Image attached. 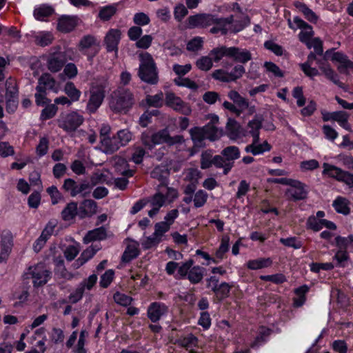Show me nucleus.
Masks as SVG:
<instances>
[{
  "label": "nucleus",
  "mask_w": 353,
  "mask_h": 353,
  "mask_svg": "<svg viewBox=\"0 0 353 353\" xmlns=\"http://www.w3.org/2000/svg\"><path fill=\"white\" fill-rule=\"evenodd\" d=\"M108 107L116 114H126L133 106L134 98L127 88L119 87L112 91L108 98Z\"/></svg>",
  "instance_id": "f257e3e1"
},
{
  "label": "nucleus",
  "mask_w": 353,
  "mask_h": 353,
  "mask_svg": "<svg viewBox=\"0 0 353 353\" xmlns=\"http://www.w3.org/2000/svg\"><path fill=\"white\" fill-rule=\"evenodd\" d=\"M138 76L141 81L149 84H157L159 81L158 70L154 59L148 52L139 54Z\"/></svg>",
  "instance_id": "f03ea898"
},
{
  "label": "nucleus",
  "mask_w": 353,
  "mask_h": 353,
  "mask_svg": "<svg viewBox=\"0 0 353 353\" xmlns=\"http://www.w3.org/2000/svg\"><path fill=\"white\" fill-rule=\"evenodd\" d=\"M84 121V117L77 111H72L60 114L57 119L58 126L67 133H72L80 127Z\"/></svg>",
  "instance_id": "7ed1b4c3"
},
{
  "label": "nucleus",
  "mask_w": 353,
  "mask_h": 353,
  "mask_svg": "<svg viewBox=\"0 0 353 353\" xmlns=\"http://www.w3.org/2000/svg\"><path fill=\"white\" fill-rule=\"evenodd\" d=\"M26 274L30 276L35 287L44 285L48 282L52 276L51 271L43 263L29 267Z\"/></svg>",
  "instance_id": "20e7f679"
},
{
  "label": "nucleus",
  "mask_w": 353,
  "mask_h": 353,
  "mask_svg": "<svg viewBox=\"0 0 353 353\" xmlns=\"http://www.w3.org/2000/svg\"><path fill=\"white\" fill-rule=\"evenodd\" d=\"M105 86L93 85L90 90V97L86 105V112L89 114L95 113L101 105L105 98Z\"/></svg>",
  "instance_id": "39448f33"
},
{
  "label": "nucleus",
  "mask_w": 353,
  "mask_h": 353,
  "mask_svg": "<svg viewBox=\"0 0 353 353\" xmlns=\"http://www.w3.org/2000/svg\"><path fill=\"white\" fill-rule=\"evenodd\" d=\"M323 174L343 182L350 188L353 187V174L344 171L341 168L327 163L323 164Z\"/></svg>",
  "instance_id": "423d86ee"
},
{
  "label": "nucleus",
  "mask_w": 353,
  "mask_h": 353,
  "mask_svg": "<svg viewBox=\"0 0 353 353\" xmlns=\"http://www.w3.org/2000/svg\"><path fill=\"white\" fill-rule=\"evenodd\" d=\"M223 19L227 27L228 33H237L250 24L249 17L241 12Z\"/></svg>",
  "instance_id": "0eeeda50"
},
{
  "label": "nucleus",
  "mask_w": 353,
  "mask_h": 353,
  "mask_svg": "<svg viewBox=\"0 0 353 353\" xmlns=\"http://www.w3.org/2000/svg\"><path fill=\"white\" fill-rule=\"evenodd\" d=\"M77 48L81 53L88 55V59H91L98 52L99 42L94 36L87 34L80 39Z\"/></svg>",
  "instance_id": "6e6552de"
},
{
  "label": "nucleus",
  "mask_w": 353,
  "mask_h": 353,
  "mask_svg": "<svg viewBox=\"0 0 353 353\" xmlns=\"http://www.w3.org/2000/svg\"><path fill=\"white\" fill-rule=\"evenodd\" d=\"M165 103L168 106L181 114L189 115L192 112L190 105L172 92L165 93Z\"/></svg>",
  "instance_id": "1a4fd4ad"
},
{
  "label": "nucleus",
  "mask_w": 353,
  "mask_h": 353,
  "mask_svg": "<svg viewBox=\"0 0 353 353\" xmlns=\"http://www.w3.org/2000/svg\"><path fill=\"white\" fill-rule=\"evenodd\" d=\"M331 60L338 63L337 70L341 74L350 75L353 73V62L345 54L340 52H333Z\"/></svg>",
  "instance_id": "9d476101"
},
{
  "label": "nucleus",
  "mask_w": 353,
  "mask_h": 353,
  "mask_svg": "<svg viewBox=\"0 0 353 353\" xmlns=\"http://www.w3.org/2000/svg\"><path fill=\"white\" fill-rule=\"evenodd\" d=\"M46 66L51 72H59L64 66L66 59L65 54L61 52H54L46 56Z\"/></svg>",
  "instance_id": "9b49d317"
},
{
  "label": "nucleus",
  "mask_w": 353,
  "mask_h": 353,
  "mask_svg": "<svg viewBox=\"0 0 353 353\" xmlns=\"http://www.w3.org/2000/svg\"><path fill=\"white\" fill-rule=\"evenodd\" d=\"M152 141L154 145L164 143L173 145L181 143L183 141V137L180 135L170 137L168 129L165 128L152 134Z\"/></svg>",
  "instance_id": "f8f14e48"
},
{
  "label": "nucleus",
  "mask_w": 353,
  "mask_h": 353,
  "mask_svg": "<svg viewBox=\"0 0 353 353\" xmlns=\"http://www.w3.org/2000/svg\"><path fill=\"white\" fill-rule=\"evenodd\" d=\"M316 63L321 73L327 79L332 81L334 84L336 85L341 88H345V84L340 81L339 75L332 69L329 63L323 60H318Z\"/></svg>",
  "instance_id": "ddd939ff"
},
{
  "label": "nucleus",
  "mask_w": 353,
  "mask_h": 353,
  "mask_svg": "<svg viewBox=\"0 0 353 353\" xmlns=\"http://www.w3.org/2000/svg\"><path fill=\"white\" fill-rule=\"evenodd\" d=\"M289 186L290 188L286 191V194L288 197L294 201L302 200L306 198L307 191L303 183L293 179Z\"/></svg>",
  "instance_id": "4468645a"
},
{
  "label": "nucleus",
  "mask_w": 353,
  "mask_h": 353,
  "mask_svg": "<svg viewBox=\"0 0 353 353\" xmlns=\"http://www.w3.org/2000/svg\"><path fill=\"white\" fill-rule=\"evenodd\" d=\"M293 21L301 30L299 34V40L305 45H309L314 35L312 26L298 17H294Z\"/></svg>",
  "instance_id": "2eb2a0df"
},
{
  "label": "nucleus",
  "mask_w": 353,
  "mask_h": 353,
  "mask_svg": "<svg viewBox=\"0 0 353 353\" xmlns=\"http://www.w3.org/2000/svg\"><path fill=\"white\" fill-rule=\"evenodd\" d=\"M36 90L41 92L48 90L57 94L59 91V85L50 74L44 73L39 77Z\"/></svg>",
  "instance_id": "dca6fc26"
},
{
  "label": "nucleus",
  "mask_w": 353,
  "mask_h": 353,
  "mask_svg": "<svg viewBox=\"0 0 353 353\" xmlns=\"http://www.w3.org/2000/svg\"><path fill=\"white\" fill-rule=\"evenodd\" d=\"M219 118L217 115L210 116V121L203 128L206 139L210 141L218 139L222 135V130L217 127Z\"/></svg>",
  "instance_id": "f3484780"
},
{
  "label": "nucleus",
  "mask_w": 353,
  "mask_h": 353,
  "mask_svg": "<svg viewBox=\"0 0 353 353\" xmlns=\"http://www.w3.org/2000/svg\"><path fill=\"white\" fill-rule=\"evenodd\" d=\"M13 246V237L10 232L4 231L1 234L0 263L8 259Z\"/></svg>",
  "instance_id": "a211bd4d"
},
{
  "label": "nucleus",
  "mask_w": 353,
  "mask_h": 353,
  "mask_svg": "<svg viewBox=\"0 0 353 353\" xmlns=\"http://www.w3.org/2000/svg\"><path fill=\"white\" fill-rule=\"evenodd\" d=\"M79 18L74 15H62L58 19L57 29L64 33L72 31L78 25Z\"/></svg>",
  "instance_id": "6ab92c4d"
},
{
  "label": "nucleus",
  "mask_w": 353,
  "mask_h": 353,
  "mask_svg": "<svg viewBox=\"0 0 353 353\" xmlns=\"http://www.w3.org/2000/svg\"><path fill=\"white\" fill-rule=\"evenodd\" d=\"M168 307L163 303L154 302L148 308V317L152 321L157 322L166 315Z\"/></svg>",
  "instance_id": "aec40b11"
},
{
  "label": "nucleus",
  "mask_w": 353,
  "mask_h": 353,
  "mask_svg": "<svg viewBox=\"0 0 353 353\" xmlns=\"http://www.w3.org/2000/svg\"><path fill=\"white\" fill-rule=\"evenodd\" d=\"M121 31L119 29H110L106 34L104 43L108 52L118 51V44L121 39Z\"/></svg>",
  "instance_id": "412c9836"
},
{
  "label": "nucleus",
  "mask_w": 353,
  "mask_h": 353,
  "mask_svg": "<svg viewBox=\"0 0 353 353\" xmlns=\"http://www.w3.org/2000/svg\"><path fill=\"white\" fill-rule=\"evenodd\" d=\"M259 140V137L255 136V138L252 139V143L248 145L245 147V151L256 156L261 154L265 152H268L271 150V146L267 141H264L263 143H260Z\"/></svg>",
  "instance_id": "4be33fe9"
},
{
  "label": "nucleus",
  "mask_w": 353,
  "mask_h": 353,
  "mask_svg": "<svg viewBox=\"0 0 353 353\" xmlns=\"http://www.w3.org/2000/svg\"><path fill=\"white\" fill-rule=\"evenodd\" d=\"M229 58L234 61L245 63L252 59L251 52L245 49L238 47H229Z\"/></svg>",
  "instance_id": "5701e85b"
},
{
  "label": "nucleus",
  "mask_w": 353,
  "mask_h": 353,
  "mask_svg": "<svg viewBox=\"0 0 353 353\" xmlns=\"http://www.w3.org/2000/svg\"><path fill=\"white\" fill-rule=\"evenodd\" d=\"M100 142L102 150L106 154H112L121 148L115 135L112 137H104Z\"/></svg>",
  "instance_id": "b1692460"
},
{
  "label": "nucleus",
  "mask_w": 353,
  "mask_h": 353,
  "mask_svg": "<svg viewBox=\"0 0 353 353\" xmlns=\"http://www.w3.org/2000/svg\"><path fill=\"white\" fill-rule=\"evenodd\" d=\"M150 204L152 208L148 212V215L150 217L155 216L159 211V209L167 204L165 201V196L163 192L157 190V193L151 198Z\"/></svg>",
  "instance_id": "393cba45"
},
{
  "label": "nucleus",
  "mask_w": 353,
  "mask_h": 353,
  "mask_svg": "<svg viewBox=\"0 0 353 353\" xmlns=\"http://www.w3.org/2000/svg\"><path fill=\"white\" fill-rule=\"evenodd\" d=\"M54 13V9L50 5L41 4L34 10V17L37 20L47 21Z\"/></svg>",
  "instance_id": "a878e982"
},
{
  "label": "nucleus",
  "mask_w": 353,
  "mask_h": 353,
  "mask_svg": "<svg viewBox=\"0 0 353 353\" xmlns=\"http://www.w3.org/2000/svg\"><path fill=\"white\" fill-rule=\"evenodd\" d=\"M100 250V248L97 245H92L85 249L81 254L79 258L74 263L73 266L77 269L85 263L89 259L96 254V252Z\"/></svg>",
  "instance_id": "bb28decb"
},
{
  "label": "nucleus",
  "mask_w": 353,
  "mask_h": 353,
  "mask_svg": "<svg viewBox=\"0 0 353 353\" xmlns=\"http://www.w3.org/2000/svg\"><path fill=\"white\" fill-rule=\"evenodd\" d=\"M112 162L118 174L128 176H132L133 171L128 169V162L123 158L115 157L112 159Z\"/></svg>",
  "instance_id": "cd10ccee"
},
{
  "label": "nucleus",
  "mask_w": 353,
  "mask_h": 353,
  "mask_svg": "<svg viewBox=\"0 0 353 353\" xmlns=\"http://www.w3.org/2000/svg\"><path fill=\"white\" fill-rule=\"evenodd\" d=\"M226 130L230 139L236 140L242 135V130L239 123L232 119H229L226 125Z\"/></svg>",
  "instance_id": "c85d7f7f"
},
{
  "label": "nucleus",
  "mask_w": 353,
  "mask_h": 353,
  "mask_svg": "<svg viewBox=\"0 0 353 353\" xmlns=\"http://www.w3.org/2000/svg\"><path fill=\"white\" fill-rule=\"evenodd\" d=\"M106 230L103 227L97 228L89 231L83 237L84 243H89L94 241H101L106 238Z\"/></svg>",
  "instance_id": "c756f323"
},
{
  "label": "nucleus",
  "mask_w": 353,
  "mask_h": 353,
  "mask_svg": "<svg viewBox=\"0 0 353 353\" xmlns=\"http://www.w3.org/2000/svg\"><path fill=\"white\" fill-rule=\"evenodd\" d=\"M350 201L343 196H337L332 203L334 210L340 214L347 215L350 212Z\"/></svg>",
  "instance_id": "7c9ffc66"
},
{
  "label": "nucleus",
  "mask_w": 353,
  "mask_h": 353,
  "mask_svg": "<svg viewBox=\"0 0 353 353\" xmlns=\"http://www.w3.org/2000/svg\"><path fill=\"white\" fill-rule=\"evenodd\" d=\"M272 264V261L270 258H258L256 259L249 260L246 263V266L248 269L252 270H257L263 268H266Z\"/></svg>",
  "instance_id": "2f4dec72"
},
{
  "label": "nucleus",
  "mask_w": 353,
  "mask_h": 353,
  "mask_svg": "<svg viewBox=\"0 0 353 353\" xmlns=\"http://www.w3.org/2000/svg\"><path fill=\"white\" fill-rule=\"evenodd\" d=\"M54 39L52 33L48 31L39 32L34 35L35 43L43 47L51 44Z\"/></svg>",
  "instance_id": "473e14b6"
},
{
  "label": "nucleus",
  "mask_w": 353,
  "mask_h": 353,
  "mask_svg": "<svg viewBox=\"0 0 353 353\" xmlns=\"http://www.w3.org/2000/svg\"><path fill=\"white\" fill-rule=\"evenodd\" d=\"M151 176L159 181V185H168L169 171L165 167L157 166L152 171Z\"/></svg>",
  "instance_id": "72a5a7b5"
},
{
  "label": "nucleus",
  "mask_w": 353,
  "mask_h": 353,
  "mask_svg": "<svg viewBox=\"0 0 353 353\" xmlns=\"http://www.w3.org/2000/svg\"><path fill=\"white\" fill-rule=\"evenodd\" d=\"M158 191L163 192L167 204L172 203L179 196L177 190L168 187V185H159Z\"/></svg>",
  "instance_id": "f704fd0d"
},
{
  "label": "nucleus",
  "mask_w": 353,
  "mask_h": 353,
  "mask_svg": "<svg viewBox=\"0 0 353 353\" xmlns=\"http://www.w3.org/2000/svg\"><path fill=\"white\" fill-rule=\"evenodd\" d=\"M191 139L196 146H203V142L206 139L203 128L194 127L190 129Z\"/></svg>",
  "instance_id": "c9c22d12"
},
{
  "label": "nucleus",
  "mask_w": 353,
  "mask_h": 353,
  "mask_svg": "<svg viewBox=\"0 0 353 353\" xmlns=\"http://www.w3.org/2000/svg\"><path fill=\"white\" fill-rule=\"evenodd\" d=\"M309 288L307 285H302L294 290L296 296L293 299V305L296 307L302 306L305 301V294L308 292Z\"/></svg>",
  "instance_id": "e433bc0d"
},
{
  "label": "nucleus",
  "mask_w": 353,
  "mask_h": 353,
  "mask_svg": "<svg viewBox=\"0 0 353 353\" xmlns=\"http://www.w3.org/2000/svg\"><path fill=\"white\" fill-rule=\"evenodd\" d=\"M262 121L263 119L261 117L256 116L252 120L248 122V130L249 134L252 137V139H254L255 136L259 137Z\"/></svg>",
  "instance_id": "4c0bfd02"
},
{
  "label": "nucleus",
  "mask_w": 353,
  "mask_h": 353,
  "mask_svg": "<svg viewBox=\"0 0 353 353\" xmlns=\"http://www.w3.org/2000/svg\"><path fill=\"white\" fill-rule=\"evenodd\" d=\"M138 244L136 242H132L128 245L123 255L122 261L128 263L136 258L139 255Z\"/></svg>",
  "instance_id": "58836bf2"
},
{
  "label": "nucleus",
  "mask_w": 353,
  "mask_h": 353,
  "mask_svg": "<svg viewBox=\"0 0 353 353\" xmlns=\"http://www.w3.org/2000/svg\"><path fill=\"white\" fill-rule=\"evenodd\" d=\"M204 269L199 265L192 266L188 275V279L191 283H199L203 277Z\"/></svg>",
  "instance_id": "ea45409f"
},
{
  "label": "nucleus",
  "mask_w": 353,
  "mask_h": 353,
  "mask_svg": "<svg viewBox=\"0 0 353 353\" xmlns=\"http://www.w3.org/2000/svg\"><path fill=\"white\" fill-rule=\"evenodd\" d=\"M209 55L214 62H219L223 57L229 58V47L221 46L215 48L210 52Z\"/></svg>",
  "instance_id": "a19ab883"
},
{
  "label": "nucleus",
  "mask_w": 353,
  "mask_h": 353,
  "mask_svg": "<svg viewBox=\"0 0 353 353\" xmlns=\"http://www.w3.org/2000/svg\"><path fill=\"white\" fill-rule=\"evenodd\" d=\"M63 91L74 102L79 101L81 94V91L78 90L71 81H68L65 83Z\"/></svg>",
  "instance_id": "79ce46f5"
},
{
  "label": "nucleus",
  "mask_w": 353,
  "mask_h": 353,
  "mask_svg": "<svg viewBox=\"0 0 353 353\" xmlns=\"http://www.w3.org/2000/svg\"><path fill=\"white\" fill-rule=\"evenodd\" d=\"M221 154L227 161L231 162L240 157V151L236 146H228L222 150Z\"/></svg>",
  "instance_id": "37998d69"
},
{
  "label": "nucleus",
  "mask_w": 353,
  "mask_h": 353,
  "mask_svg": "<svg viewBox=\"0 0 353 353\" xmlns=\"http://www.w3.org/2000/svg\"><path fill=\"white\" fill-rule=\"evenodd\" d=\"M77 214V203L71 202L62 210L61 216L63 220L70 221Z\"/></svg>",
  "instance_id": "c03bdc74"
},
{
  "label": "nucleus",
  "mask_w": 353,
  "mask_h": 353,
  "mask_svg": "<svg viewBox=\"0 0 353 353\" xmlns=\"http://www.w3.org/2000/svg\"><path fill=\"white\" fill-rule=\"evenodd\" d=\"M183 175L184 180L191 183H197L199 179L201 177V172L198 169L193 168L184 170Z\"/></svg>",
  "instance_id": "a18cd8bd"
},
{
  "label": "nucleus",
  "mask_w": 353,
  "mask_h": 353,
  "mask_svg": "<svg viewBox=\"0 0 353 353\" xmlns=\"http://www.w3.org/2000/svg\"><path fill=\"white\" fill-rule=\"evenodd\" d=\"M198 339L193 334H188L186 336L181 337L177 340V343L187 350L192 349L196 346Z\"/></svg>",
  "instance_id": "49530a36"
},
{
  "label": "nucleus",
  "mask_w": 353,
  "mask_h": 353,
  "mask_svg": "<svg viewBox=\"0 0 353 353\" xmlns=\"http://www.w3.org/2000/svg\"><path fill=\"white\" fill-rule=\"evenodd\" d=\"M296 8L305 16V19L312 23H316L318 21L317 15L310 9L305 4L299 3L296 4Z\"/></svg>",
  "instance_id": "de8ad7c7"
},
{
  "label": "nucleus",
  "mask_w": 353,
  "mask_h": 353,
  "mask_svg": "<svg viewBox=\"0 0 353 353\" xmlns=\"http://www.w3.org/2000/svg\"><path fill=\"white\" fill-rule=\"evenodd\" d=\"M348 114L343 111L334 112V121L339 123V124L347 130H350V125L347 122Z\"/></svg>",
  "instance_id": "09e8293b"
},
{
  "label": "nucleus",
  "mask_w": 353,
  "mask_h": 353,
  "mask_svg": "<svg viewBox=\"0 0 353 353\" xmlns=\"http://www.w3.org/2000/svg\"><path fill=\"white\" fill-rule=\"evenodd\" d=\"M115 137L121 147L125 146L132 139V133L127 129L119 130Z\"/></svg>",
  "instance_id": "8fccbe9b"
},
{
  "label": "nucleus",
  "mask_w": 353,
  "mask_h": 353,
  "mask_svg": "<svg viewBox=\"0 0 353 353\" xmlns=\"http://www.w3.org/2000/svg\"><path fill=\"white\" fill-rule=\"evenodd\" d=\"M336 244L339 249L353 250V235H350L347 237L337 236Z\"/></svg>",
  "instance_id": "3c124183"
},
{
  "label": "nucleus",
  "mask_w": 353,
  "mask_h": 353,
  "mask_svg": "<svg viewBox=\"0 0 353 353\" xmlns=\"http://www.w3.org/2000/svg\"><path fill=\"white\" fill-rule=\"evenodd\" d=\"M81 209L86 215H92L97 212V203L91 199H86L81 203Z\"/></svg>",
  "instance_id": "603ef678"
},
{
  "label": "nucleus",
  "mask_w": 353,
  "mask_h": 353,
  "mask_svg": "<svg viewBox=\"0 0 353 353\" xmlns=\"http://www.w3.org/2000/svg\"><path fill=\"white\" fill-rule=\"evenodd\" d=\"M196 67L202 71H208L213 66V61L209 56H203L196 62Z\"/></svg>",
  "instance_id": "864d4df0"
},
{
  "label": "nucleus",
  "mask_w": 353,
  "mask_h": 353,
  "mask_svg": "<svg viewBox=\"0 0 353 353\" xmlns=\"http://www.w3.org/2000/svg\"><path fill=\"white\" fill-rule=\"evenodd\" d=\"M117 11L115 6L110 5L101 8L99 12V17L103 21L109 20Z\"/></svg>",
  "instance_id": "5fc2aeb1"
},
{
  "label": "nucleus",
  "mask_w": 353,
  "mask_h": 353,
  "mask_svg": "<svg viewBox=\"0 0 353 353\" xmlns=\"http://www.w3.org/2000/svg\"><path fill=\"white\" fill-rule=\"evenodd\" d=\"M229 248V237L225 236L223 237L221 240V245L219 248V249L216 250L215 256L216 261H218V263L221 261L223 257L224 254L228 252Z\"/></svg>",
  "instance_id": "6e6d98bb"
},
{
  "label": "nucleus",
  "mask_w": 353,
  "mask_h": 353,
  "mask_svg": "<svg viewBox=\"0 0 353 353\" xmlns=\"http://www.w3.org/2000/svg\"><path fill=\"white\" fill-rule=\"evenodd\" d=\"M208 195L202 190L197 191L194 196L193 201L195 208H201L205 205L207 201Z\"/></svg>",
  "instance_id": "4d7b16f0"
},
{
  "label": "nucleus",
  "mask_w": 353,
  "mask_h": 353,
  "mask_svg": "<svg viewBox=\"0 0 353 353\" xmlns=\"http://www.w3.org/2000/svg\"><path fill=\"white\" fill-rule=\"evenodd\" d=\"M162 240L153 233L150 236L144 238L141 241L142 247L144 249H150L157 246Z\"/></svg>",
  "instance_id": "13d9d810"
},
{
  "label": "nucleus",
  "mask_w": 353,
  "mask_h": 353,
  "mask_svg": "<svg viewBox=\"0 0 353 353\" xmlns=\"http://www.w3.org/2000/svg\"><path fill=\"white\" fill-rule=\"evenodd\" d=\"M194 261L190 259L178 267V276L180 279L187 278Z\"/></svg>",
  "instance_id": "bf43d9fd"
},
{
  "label": "nucleus",
  "mask_w": 353,
  "mask_h": 353,
  "mask_svg": "<svg viewBox=\"0 0 353 353\" xmlns=\"http://www.w3.org/2000/svg\"><path fill=\"white\" fill-rule=\"evenodd\" d=\"M58 110L55 104L48 103L42 110L41 117L43 120L50 119L55 116Z\"/></svg>",
  "instance_id": "052dcab7"
},
{
  "label": "nucleus",
  "mask_w": 353,
  "mask_h": 353,
  "mask_svg": "<svg viewBox=\"0 0 353 353\" xmlns=\"http://www.w3.org/2000/svg\"><path fill=\"white\" fill-rule=\"evenodd\" d=\"M46 191L50 196L51 201L53 205L57 204L59 202L63 200V195L56 186L52 185L49 187Z\"/></svg>",
  "instance_id": "680f3d73"
},
{
  "label": "nucleus",
  "mask_w": 353,
  "mask_h": 353,
  "mask_svg": "<svg viewBox=\"0 0 353 353\" xmlns=\"http://www.w3.org/2000/svg\"><path fill=\"white\" fill-rule=\"evenodd\" d=\"M170 226L168 225V224H167L163 221H160V222L157 223L154 225V233L155 234V236H158L161 240H163V237L164 234L167 232H168L170 230Z\"/></svg>",
  "instance_id": "e2e57ef3"
},
{
  "label": "nucleus",
  "mask_w": 353,
  "mask_h": 353,
  "mask_svg": "<svg viewBox=\"0 0 353 353\" xmlns=\"http://www.w3.org/2000/svg\"><path fill=\"white\" fill-rule=\"evenodd\" d=\"M6 97H18V90L16 87V82L14 79H8L6 82Z\"/></svg>",
  "instance_id": "0e129e2a"
},
{
  "label": "nucleus",
  "mask_w": 353,
  "mask_h": 353,
  "mask_svg": "<svg viewBox=\"0 0 353 353\" xmlns=\"http://www.w3.org/2000/svg\"><path fill=\"white\" fill-rule=\"evenodd\" d=\"M163 98V94L160 92L154 95H148L146 101L150 106L160 107L162 105Z\"/></svg>",
  "instance_id": "69168bd1"
},
{
  "label": "nucleus",
  "mask_w": 353,
  "mask_h": 353,
  "mask_svg": "<svg viewBox=\"0 0 353 353\" xmlns=\"http://www.w3.org/2000/svg\"><path fill=\"white\" fill-rule=\"evenodd\" d=\"M92 187L88 183L83 182L76 185V190L74 192V196L81 194V196L85 197L88 196L91 192Z\"/></svg>",
  "instance_id": "338daca9"
},
{
  "label": "nucleus",
  "mask_w": 353,
  "mask_h": 353,
  "mask_svg": "<svg viewBox=\"0 0 353 353\" xmlns=\"http://www.w3.org/2000/svg\"><path fill=\"white\" fill-rule=\"evenodd\" d=\"M57 225V220H50L48 221V223L46 224L45 228L41 232V236H43L44 239L48 240L50 236L52 235V234L54 232V229Z\"/></svg>",
  "instance_id": "774afa93"
}]
</instances>
